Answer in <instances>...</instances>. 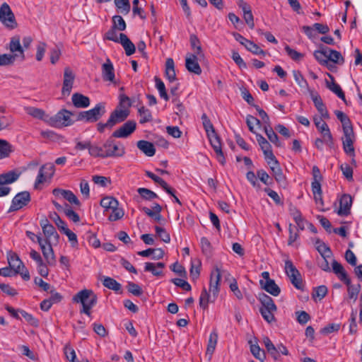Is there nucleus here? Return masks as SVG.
<instances>
[{"label": "nucleus", "mask_w": 362, "mask_h": 362, "mask_svg": "<svg viewBox=\"0 0 362 362\" xmlns=\"http://www.w3.org/2000/svg\"><path fill=\"white\" fill-rule=\"evenodd\" d=\"M267 164L269 165L270 170L272 173V175L274 177L276 182L283 187H286L287 186L286 177L284 175L282 170L280 167L279 161L276 160V157L274 158L269 159L267 160Z\"/></svg>", "instance_id": "nucleus-7"}, {"label": "nucleus", "mask_w": 362, "mask_h": 362, "mask_svg": "<svg viewBox=\"0 0 362 362\" xmlns=\"http://www.w3.org/2000/svg\"><path fill=\"white\" fill-rule=\"evenodd\" d=\"M352 204V198L349 194H344L339 200V208L337 214L339 216H347L350 214Z\"/></svg>", "instance_id": "nucleus-21"}, {"label": "nucleus", "mask_w": 362, "mask_h": 362, "mask_svg": "<svg viewBox=\"0 0 362 362\" xmlns=\"http://www.w3.org/2000/svg\"><path fill=\"white\" fill-rule=\"evenodd\" d=\"M25 110L28 115L39 119H42L45 115L43 110L34 107H27Z\"/></svg>", "instance_id": "nucleus-50"}, {"label": "nucleus", "mask_w": 362, "mask_h": 362, "mask_svg": "<svg viewBox=\"0 0 362 362\" xmlns=\"http://www.w3.org/2000/svg\"><path fill=\"white\" fill-rule=\"evenodd\" d=\"M103 284L105 287L111 289L115 292H118L121 290L122 286L115 279L106 276L103 281Z\"/></svg>", "instance_id": "nucleus-43"}, {"label": "nucleus", "mask_w": 362, "mask_h": 362, "mask_svg": "<svg viewBox=\"0 0 362 362\" xmlns=\"http://www.w3.org/2000/svg\"><path fill=\"white\" fill-rule=\"evenodd\" d=\"M221 278V270L216 266L214 270L211 273L210 282H209V292L212 293L214 300L218 296L219 293V285Z\"/></svg>", "instance_id": "nucleus-14"}, {"label": "nucleus", "mask_w": 362, "mask_h": 362, "mask_svg": "<svg viewBox=\"0 0 362 362\" xmlns=\"http://www.w3.org/2000/svg\"><path fill=\"white\" fill-rule=\"evenodd\" d=\"M115 6L121 13L127 14L130 11L131 6L129 0H115Z\"/></svg>", "instance_id": "nucleus-51"}, {"label": "nucleus", "mask_w": 362, "mask_h": 362, "mask_svg": "<svg viewBox=\"0 0 362 362\" xmlns=\"http://www.w3.org/2000/svg\"><path fill=\"white\" fill-rule=\"evenodd\" d=\"M0 22L9 30H13L18 27L15 15L6 2L0 6Z\"/></svg>", "instance_id": "nucleus-4"}, {"label": "nucleus", "mask_w": 362, "mask_h": 362, "mask_svg": "<svg viewBox=\"0 0 362 362\" xmlns=\"http://www.w3.org/2000/svg\"><path fill=\"white\" fill-rule=\"evenodd\" d=\"M130 111H125L120 109L115 108L111 113L109 117V124L112 127L117 124L122 123L126 120L129 117Z\"/></svg>", "instance_id": "nucleus-19"}, {"label": "nucleus", "mask_w": 362, "mask_h": 362, "mask_svg": "<svg viewBox=\"0 0 362 362\" xmlns=\"http://www.w3.org/2000/svg\"><path fill=\"white\" fill-rule=\"evenodd\" d=\"M214 300L213 296H211L207 291L206 288L204 287L199 296V306L202 309L206 310L208 308L209 303L214 302Z\"/></svg>", "instance_id": "nucleus-39"}, {"label": "nucleus", "mask_w": 362, "mask_h": 362, "mask_svg": "<svg viewBox=\"0 0 362 362\" xmlns=\"http://www.w3.org/2000/svg\"><path fill=\"white\" fill-rule=\"evenodd\" d=\"M141 211L148 216L152 218L154 221L158 223H161L162 221H164L163 217L160 214L162 211V206L158 204L154 203L152 209L148 207L144 206L141 208Z\"/></svg>", "instance_id": "nucleus-16"}, {"label": "nucleus", "mask_w": 362, "mask_h": 362, "mask_svg": "<svg viewBox=\"0 0 362 362\" xmlns=\"http://www.w3.org/2000/svg\"><path fill=\"white\" fill-rule=\"evenodd\" d=\"M21 274L22 279L24 281H28L30 279V276L29 272L27 269H25V271H21L19 269H14L13 268L9 267H3L0 269V276L8 277L16 276V274Z\"/></svg>", "instance_id": "nucleus-20"}, {"label": "nucleus", "mask_w": 362, "mask_h": 362, "mask_svg": "<svg viewBox=\"0 0 362 362\" xmlns=\"http://www.w3.org/2000/svg\"><path fill=\"white\" fill-rule=\"evenodd\" d=\"M264 130L269 140L274 144L276 146H281L278 135L274 132L272 127H264Z\"/></svg>", "instance_id": "nucleus-47"}, {"label": "nucleus", "mask_w": 362, "mask_h": 362, "mask_svg": "<svg viewBox=\"0 0 362 362\" xmlns=\"http://www.w3.org/2000/svg\"><path fill=\"white\" fill-rule=\"evenodd\" d=\"M138 112L140 116L139 122L141 124H144L152 121L153 117L150 110L142 106L138 110Z\"/></svg>", "instance_id": "nucleus-46"}, {"label": "nucleus", "mask_w": 362, "mask_h": 362, "mask_svg": "<svg viewBox=\"0 0 362 362\" xmlns=\"http://www.w3.org/2000/svg\"><path fill=\"white\" fill-rule=\"evenodd\" d=\"M209 142L214 150L218 161L221 164L226 163V158L222 151L221 142L219 136L216 132L207 136Z\"/></svg>", "instance_id": "nucleus-10"}, {"label": "nucleus", "mask_w": 362, "mask_h": 362, "mask_svg": "<svg viewBox=\"0 0 362 362\" xmlns=\"http://www.w3.org/2000/svg\"><path fill=\"white\" fill-rule=\"evenodd\" d=\"M72 103L77 108H86L90 105V100L88 96L75 93L71 97Z\"/></svg>", "instance_id": "nucleus-27"}, {"label": "nucleus", "mask_w": 362, "mask_h": 362, "mask_svg": "<svg viewBox=\"0 0 362 362\" xmlns=\"http://www.w3.org/2000/svg\"><path fill=\"white\" fill-rule=\"evenodd\" d=\"M332 271L337 276L339 279L344 282L345 284H350L351 280L349 278L344 267L335 259L332 261Z\"/></svg>", "instance_id": "nucleus-23"}, {"label": "nucleus", "mask_w": 362, "mask_h": 362, "mask_svg": "<svg viewBox=\"0 0 362 362\" xmlns=\"http://www.w3.org/2000/svg\"><path fill=\"white\" fill-rule=\"evenodd\" d=\"M106 112L105 103H98L95 106L86 111L80 112L76 117V121L93 123L99 120Z\"/></svg>", "instance_id": "nucleus-2"}, {"label": "nucleus", "mask_w": 362, "mask_h": 362, "mask_svg": "<svg viewBox=\"0 0 362 362\" xmlns=\"http://www.w3.org/2000/svg\"><path fill=\"white\" fill-rule=\"evenodd\" d=\"M218 341V334L216 331H213L209 336L207 348H206V354L211 356L214 352L216 349V346L217 344Z\"/></svg>", "instance_id": "nucleus-44"}, {"label": "nucleus", "mask_w": 362, "mask_h": 362, "mask_svg": "<svg viewBox=\"0 0 362 362\" xmlns=\"http://www.w3.org/2000/svg\"><path fill=\"white\" fill-rule=\"evenodd\" d=\"M21 173H16L15 170H11L6 173L0 175V185L11 184L16 182Z\"/></svg>", "instance_id": "nucleus-32"}, {"label": "nucleus", "mask_w": 362, "mask_h": 362, "mask_svg": "<svg viewBox=\"0 0 362 362\" xmlns=\"http://www.w3.org/2000/svg\"><path fill=\"white\" fill-rule=\"evenodd\" d=\"M348 286V296L350 299H353L354 302H355L357 298L358 293L361 290V285H351V283L350 284H346Z\"/></svg>", "instance_id": "nucleus-53"}, {"label": "nucleus", "mask_w": 362, "mask_h": 362, "mask_svg": "<svg viewBox=\"0 0 362 362\" xmlns=\"http://www.w3.org/2000/svg\"><path fill=\"white\" fill-rule=\"evenodd\" d=\"M344 152L351 157L355 156L354 143L355 139H341Z\"/></svg>", "instance_id": "nucleus-48"}, {"label": "nucleus", "mask_w": 362, "mask_h": 362, "mask_svg": "<svg viewBox=\"0 0 362 362\" xmlns=\"http://www.w3.org/2000/svg\"><path fill=\"white\" fill-rule=\"evenodd\" d=\"M111 210V213L108 216V220L110 221H115L120 218H122L124 215V212L122 209L119 208L118 206L112 208Z\"/></svg>", "instance_id": "nucleus-56"}, {"label": "nucleus", "mask_w": 362, "mask_h": 362, "mask_svg": "<svg viewBox=\"0 0 362 362\" xmlns=\"http://www.w3.org/2000/svg\"><path fill=\"white\" fill-rule=\"evenodd\" d=\"M18 54H0V66H7L13 64L16 57H18Z\"/></svg>", "instance_id": "nucleus-55"}, {"label": "nucleus", "mask_w": 362, "mask_h": 362, "mask_svg": "<svg viewBox=\"0 0 362 362\" xmlns=\"http://www.w3.org/2000/svg\"><path fill=\"white\" fill-rule=\"evenodd\" d=\"M323 117H314V123L318 131L322 134L325 141L329 146L333 145V137L327 124L323 121Z\"/></svg>", "instance_id": "nucleus-13"}, {"label": "nucleus", "mask_w": 362, "mask_h": 362, "mask_svg": "<svg viewBox=\"0 0 362 362\" xmlns=\"http://www.w3.org/2000/svg\"><path fill=\"white\" fill-rule=\"evenodd\" d=\"M330 79V81L325 80L326 87L336 94L340 99H341L345 103H346L345 94L342 90L341 86L336 83L334 77L329 73L327 74Z\"/></svg>", "instance_id": "nucleus-17"}, {"label": "nucleus", "mask_w": 362, "mask_h": 362, "mask_svg": "<svg viewBox=\"0 0 362 362\" xmlns=\"http://www.w3.org/2000/svg\"><path fill=\"white\" fill-rule=\"evenodd\" d=\"M250 351L252 355L261 362H263L266 358L265 353L263 350H261L258 344H251Z\"/></svg>", "instance_id": "nucleus-54"}, {"label": "nucleus", "mask_w": 362, "mask_h": 362, "mask_svg": "<svg viewBox=\"0 0 362 362\" xmlns=\"http://www.w3.org/2000/svg\"><path fill=\"white\" fill-rule=\"evenodd\" d=\"M263 342L264 344L267 352L272 356V357L274 360H278L280 357L279 354V350L277 349V347H276L274 345L270 339L268 337H265L263 339Z\"/></svg>", "instance_id": "nucleus-38"}, {"label": "nucleus", "mask_w": 362, "mask_h": 362, "mask_svg": "<svg viewBox=\"0 0 362 362\" xmlns=\"http://www.w3.org/2000/svg\"><path fill=\"white\" fill-rule=\"evenodd\" d=\"M311 97L314 105L321 117L325 119H328L329 117V112L320 95L318 93H316L315 95L312 94Z\"/></svg>", "instance_id": "nucleus-28"}, {"label": "nucleus", "mask_w": 362, "mask_h": 362, "mask_svg": "<svg viewBox=\"0 0 362 362\" xmlns=\"http://www.w3.org/2000/svg\"><path fill=\"white\" fill-rule=\"evenodd\" d=\"M313 181L311 182L312 192L314 196L315 202L321 206H324L322 199V190L321 187V182L323 177L320 173L319 168L314 165L312 169Z\"/></svg>", "instance_id": "nucleus-3"}, {"label": "nucleus", "mask_w": 362, "mask_h": 362, "mask_svg": "<svg viewBox=\"0 0 362 362\" xmlns=\"http://www.w3.org/2000/svg\"><path fill=\"white\" fill-rule=\"evenodd\" d=\"M145 174L148 177L152 179L156 183L158 184L168 194H173V188L170 187L161 177L156 175L154 173L148 170H146Z\"/></svg>", "instance_id": "nucleus-33"}, {"label": "nucleus", "mask_w": 362, "mask_h": 362, "mask_svg": "<svg viewBox=\"0 0 362 362\" xmlns=\"http://www.w3.org/2000/svg\"><path fill=\"white\" fill-rule=\"evenodd\" d=\"M7 259L9 266L13 268L14 269L25 271V269H27L23 264V262L19 258V257L18 256V255L15 252H8Z\"/></svg>", "instance_id": "nucleus-31"}, {"label": "nucleus", "mask_w": 362, "mask_h": 362, "mask_svg": "<svg viewBox=\"0 0 362 362\" xmlns=\"http://www.w3.org/2000/svg\"><path fill=\"white\" fill-rule=\"evenodd\" d=\"M31 197L29 192L23 191L18 193L12 199L8 212L16 211L27 206Z\"/></svg>", "instance_id": "nucleus-8"}, {"label": "nucleus", "mask_w": 362, "mask_h": 362, "mask_svg": "<svg viewBox=\"0 0 362 362\" xmlns=\"http://www.w3.org/2000/svg\"><path fill=\"white\" fill-rule=\"evenodd\" d=\"M112 27H114L119 31H123L126 29V23L121 16H114L112 17Z\"/></svg>", "instance_id": "nucleus-58"}, {"label": "nucleus", "mask_w": 362, "mask_h": 362, "mask_svg": "<svg viewBox=\"0 0 362 362\" xmlns=\"http://www.w3.org/2000/svg\"><path fill=\"white\" fill-rule=\"evenodd\" d=\"M328 51H329L328 47L320 44V45H319V49L314 52L313 55H314L315 59L321 65L326 66L329 69H330L329 66H328V63H327Z\"/></svg>", "instance_id": "nucleus-26"}, {"label": "nucleus", "mask_w": 362, "mask_h": 362, "mask_svg": "<svg viewBox=\"0 0 362 362\" xmlns=\"http://www.w3.org/2000/svg\"><path fill=\"white\" fill-rule=\"evenodd\" d=\"M127 291L135 296H140L143 293L141 286L134 282L129 281L127 285Z\"/></svg>", "instance_id": "nucleus-62"}, {"label": "nucleus", "mask_w": 362, "mask_h": 362, "mask_svg": "<svg viewBox=\"0 0 362 362\" xmlns=\"http://www.w3.org/2000/svg\"><path fill=\"white\" fill-rule=\"evenodd\" d=\"M245 48L253 53L254 54L257 55H263L264 56L266 54L265 51H264L262 49H261L257 44H255L252 41H249L247 42V45H246Z\"/></svg>", "instance_id": "nucleus-60"}, {"label": "nucleus", "mask_w": 362, "mask_h": 362, "mask_svg": "<svg viewBox=\"0 0 362 362\" xmlns=\"http://www.w3.org/2000/svg\"><path fill=\"white\" fill-rule=\"evenodd\" d=\"M102 77L103 81L115 83V69L109 59L102 65Z\"/></svg>", "instance_id": "nucleus-18"}, {"label": "nucleus", "mask_w": 362, "mask_h": 362, "mask_svg": "<svg viewBox=\"0 0 362 362\" xmlns=\"http://www.w3.org/2000/svg\"><path fill=\"white\" fill-rule=\"evenodd\" d=\"M136 128V122L134 120H128L119 128L113 132L112 137L127 138L130 136Z\"/></svg>", "instance_id": "nucleus-11"}, {"label": "nucleus", "mask_w": 362, "mask_h": 362, "mask_svg": "<svg viewBox=\"0 0 362 362\" xmlns=\"http://www.w3.org/2000/svg\"><path fill=\"white\" fill-rule=\"evenodd\" d=\"M257 176L259 180L266 185H272L273 184V179L270 177L269 174L264 170H259L257 171Z\"/></svg>", "instance_id": "nucleus-59"}, {"label": "nucleus", "mask_w": 362, "mask_h": 362, "mask_svg": "<svg viewBox=\"0 0 362 362\" xmlns=\"http://www.w3.org/2000/svg\"><path fill=\"white\" fill-rule=\"evenodd\" d=\"M37 242L40 246L42 255L47 264H53L55 262V256L50 241L42 240L40 236H37Z\"/></svg>", "instance_id": "nucleus-9"}, {"label": "nucleus", "mask_w": 362, "mask_h": 362, "mask_svg": "<svg viewBox=\"0 0 362 362\" xmlns=\"http://www.w3.org/2000/svg\"><path fill=\"white\" fill-rule=\"evenodd\" d=\"M66 207L64 209V214L73 222L78 223L80 221V217L77 213H76L71 208L65 204Z\"/></svg>", "instance_id": "nucleus-63"}, {"label": "nucleus", "mask_w": 362, "mask_h": 362, "mask_svg": "<svg viewBox=\"0 0 362 362\" xmlns=\"http://www.w3.org/2000/svg\"><path fill=\"white\" fill-rule=\"evenodd\" d=\"M257 141L263 151L265 158L267 160L274 158V155L272 151V146L267 140L261 134H255Z\"/></svg>", "instance_id": "nucleus-22"}, {"label": "nucleus", "mask_w": 362, "mask_h": 362, "mask_svg": "<svg viewBox=\"0 0 362 362\" xmlns=\"http://www.w3.org/2000/svg\"><path fill=\"white\" fill-rule=\"evenodd\" d=\"M42 232L46 237L45 240H49L52 237H54L56 239L59 238V235L55 228L51 223L46 227H43Z\"/></svg>", "instance_id": "nucleus-57"}, {"label": "nucleus", "mask_w": 362, "mask_h": 362, "mask_svg": "<svg viewBox=\"0 0 362 362\" xmlns=\"http://www.w3.org/2000/svg\"><path fill=\"white\" fill-rule=\"evenodd\" d=\"M197 60L198 57L196 54H190L185 59V66L188 71L199 75L202 74V69Z\"/></svg>", "instance_id": "nucleus-24"}, {"label": "nucleus", "mask_w": 362, "mask_h": 362, "mask_svg": "<svg viewBox=\"0 0 362 362\" xmlns=\"http://www.w3.org/2000/svg\"><path fill=\"white\" fill-rule=\"evenodd\" d=\"M100 205L105 209V211H108L112 208L118 206L119 202L112 197H106L100 200Z\"/></svg>", "instance_id": "nucleus-42"}, {"label": "nucleus", "mask_w": 362, "mask_h": 362, "mask_svg": "<svg viewBox=\"0 0 362 362\" xmlns=\"http://www.w3.org/2000/svg\"><path fill=\"white\" fill-rule=\"evenodd\" d=\"M9 49L12 53L18 54L22 61L25 60V57L24 49L23 46L21 45L19 36H14L11 37L9 43Z\"/></svg>", "instance_id": "nucleus-25"}, {"label": "nucleus", "mask_w": 362, "mask_h": 362, "mask_svg": "<svg viewBox=\"0 0 362 362\" xmlns=\"http://www.w3.org/2000/svg\"><path fill=\"white\" fill-rule=\"evenodd\" d=\"M132 106L131 99L124 94H119V103L116 108L125 111H130L129 108Z\"/></svg>", "instance_id": "nucleus-45"}, {"label": "nucleus", "mask_w": 362, "mask_h": 362, "mask_svg": "<svg viewBox=\"0 0 362 362\" xmlns=\"http://www.w3.org/2000/svg\"><path fill=\"white\" fill-rule=\"evenodd\" d=\"M64 352L66 356V358L67 360H69L70 362H77L76 361V356L75 351L71 346L67 344L64 347Z\"/></svg>", "instance_id": "nucleus-64"}, {"label": "nucleus", "mask_w": 362, "mask_h": 362, "mask_svg": "<svg viewBox=\"0 0 362 362\" xmlns=\"http://www.w3.org/2000/svg\"><path fill=\"white\" fill-rule=\"evenodd\" d=\"M202 123L204 128L206 132V135H210L211 134H214L216 132L215 129L211 122L210 119L208 118L206 114H204L202 116Z\"/></svg>", "instance_id": "nucleus-61"}, {"label": "nucleus", "mask_w": 362, "mask_h": 362, "mask_svg": "<svg viewBox=\"0 0 362 362\" xmlns=\"http://www.w3.org/2000/svg\"><path fill=\"white\" fill-rule=\"evenodd\" d=\"M72 300L75 303L82 304L81 313L90 316V310L97 303L98 297L92 290L83 289L74 295Z\"/></svg>", "instance_id": "nucleus-1"}, {"label": "nucleus", "mask_w": 362, "mask_h": 362, "mask_svg": "<svg viewBox=\"0 0 362 362\" xmlns=\"http://www.w3.org/2000/svg\"><path fill=\"white\" fill-rule=\"evenodd\" d=\"M165 76L170 82H173L177 79L175 71L174 61L172 58H168L166 59Z\"/></svg>", "instance_id": "nucleus-37"}, {"label": "nucleus", "mask_w": 362, "mask_h": 362, "mask_svg": "<svg viewBox=\"0 0 362 362\" xmlns=\"http://www.w3.org/2000/svg\"><path fill=\"white\" fill-rule=\"evenodd\" d=\"M276 310H277L259 309V313L265 321H267L268 323H272L276 322V320L274 317V313L276 312Z\"/></svg>", "instance_id": "nucleus-52"}, {"label": "nucleus", "mask_w": 362, "mask_h": 362, "mask_svg": "<svg viewBox=\"0 0 362 362\" xmlns=\"http://www.w3.org/2000/svg\"><path fill=\"white\" fill-rule=\"evenodd\" d=\"M112 136L104 143L105 158L121 157L125 153L124 146L119 142L116 143Z\"/></svg>", "instance_id": "nucleus-5"}, {"label": "nucleus", "mask_w": 362, "mask_h": 362, "mask_svg": "<svg viewBox=\"0 0 362 362\" xmlns=\"http://www.w3.org/2000/svg\"><path fill=\"white\" fill-rule=\"evenodd\" d=\"M75 74L69 67H66L64 71V81L62 89L63 95H69L73 87Z\"/></svg>", "instance_id": "nucleus-15"}, {"label": "nucleus", "mask_w": 362, "mask_h": 362, "mask_svg": "<svg viewBox=\"0 0 362 362\" xmlns=\"http://www.w3.org/2000/svg\"><path fill=\"white\" fill-rule=\"evenodd\" d=\"M259 284L262 289L274 296H278L281 293V288L275 283L274 279L269 280V281H262V280H260Z\"/></svg>", "instance_id": "nucleus-29"}, {"label": "nucleus", "mask_w": 362, "mask_h": 362, "mask_svg": "<svg viewBox=\"0 0 362 362\" xmlns=\"http://www.w3.org/2000/svg\"><path fill=\"white\" fill-rule=\"evenodd\" d=\"M165 264L163 262H157L156 264L152 262L145 263L144 271L151 272L153 276H159L163 275V271L158 269H163Z\"/></svg>", "instance_id": "nucleus-34"}, {"label": "nucleus", "mask_w": 362, "mask_h": 362, "mask_svg": "<svg viewBox=\"0 0 362 362\" xmlns=\"http://www.w3.org/2000/svg\"><path fill=\"white\" fill-rule=\"evenodd\" d=\"M139 194L145 200H152L158 198V195L151 189L144 187H140L137 189Z\"/></svg>", "instance_id": "nucleus-49"}, {"label": "nucleus", "mask_w": 362, "mask_h": 362, "mask_svg": "<svg viewBox=\"0 0 362 362\" xmlns=\"http://www.w3.org/2000/svg\"><path fill=\"white\" fill-rule=\"evenodd\" d=\"M13 151L12 145L6 140L0 139V159L9 157Z\"/></svg>", "instance_id": "nucleus-40"}, {"label": "nucleus", "mask_w": 362, "mask_h": 362, "mask_svg": "<svg viewBox=\"0 0 362 362\" xmlns=\"http://www.w3.org/2000/svg\"><path fill=\"white\" fill-rule=\"evenodd\" d=\"M74 113L66 109H62L50 118L52 126L55 127H69L74 123L71 118Z\"/></svg>", "instance_id": "nucleus-6"}, {"label": "nucleus", "mask_w": 362, "mask_h": 362, "mask_svg": "<svg viewBox=\"0 0 362 362\" xmlns=\"http://www.w3.org/2000/svg\"><path fill=\"white\" fill-rule=\"evenodd\" d=\"M137 147L147 156H153L155 155L156 148L153 144L145 140H140L137 142Z\"/></svg>", "instance_id": "nucleus-36"}, {"label": "nucleus", "mask_w": 362, "mask_h": 362, "mask_svg": "<svg viewBox=\"0 0 362 362\" xmlns=\"http://www.w3.org/2000/svg\"><path fill=\"white\" fill-rule=\"evenodd\" d=\"M329 62H332L334 64H342L344 62V59L342 57L341 54L337 51L332 49L329 47L328 56H327V63Z\"/></svg>", "instance_id": "nucleus-41"}, {"label": "nucleus", "mask_w": 362, "mask_h": 362, "mask_svg": "<svg viewBox=\"0 0 362 362\" xmlns=\"http://www.w3.org/2000/svg\"><path fill=\"white\" fill-rule=\"evenodd\" d=\"M258 299L262 305L259 309L277 310V307L275 305L274 300L268 295L264 293H259Z\"/></svg>", "instance_id": "nucleus-35"}, {"label": "nucleus", "mask_w": 362, "mask_h": 362, "mask_svg": "<svg viewBox=\"0 0 362 362\" xmlns=\"http://www.w3.org/2000/svg\"><path fill=\"white\" fill-rule=\"evenodd\" d=\"M55 172V167L53 163H48L45 165H42L38 172V175L35 180V187H37V185L39 184H42L46 181L47 177L51 178L54 175Z\"/></svg>", "instance_id": "nucleus-12"}, {"label": "nucleus", "mask_w": 362, "mask_h": 362, "mask_svg": "<svg viewBox=\"0 0 362 362\" xmlns=\"http://www.w3.org/2000/svg\"><path fill=\"white\" fill-rule=\"evenodd\" d=\"M125 50L127 56H131L136 51V47L124 33L119 34V42Z\"/></svg>", "instance_id": "nucleus-30"}]
</instances>
